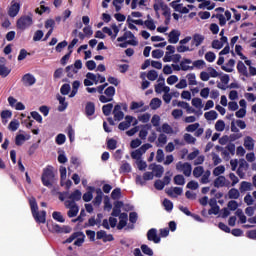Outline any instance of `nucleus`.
I'll return each instance as SVG.
<instances>
[{
    "label": "nucleus",
    "instance_id": "6",
    "mask_svg": "<svg viewBox=\"0 0 256 256\" xmlns=\"http://www.w3.org/2000/svg\"><path fill=\"white\" fill-rule=\"evenodd\" d=\"M66 209H69L67 212L68 217L73 218L77 217L79 213V206L73 201L66 200L64 203Z\"/></svg>",
    "mask_w": 256,
    "mask_h": 256
},
{
    "label": "nucleus",
    "instance_id": "49",
    "mask_svg": "<svg viewBox=\"0 0 256 256\" xmlns=\"http://www.w3.org/2000/svg\"><path fill=\"white\" fill-rule=\"evenodd\" d=\"M193 69H203L205 67V60H196L192 62Z\"/></svg>",
    "mask_w": 256,
    "mask_h": 256
},
{
    "label": "nucleus",
    "instance_id": "54",
    "mask_svg": "<svg viewBox=\"0 0 256 256\" xmlns=\"http://www.w3.org/2000/svg\"><path fill=\"white\" fill-rule=\"evenodd\" d=\"M163 206L166 211H168V212L173 211V202H171V200L165 198L163 201Z\"/></svg>",
    "mask_w": 256,
    "mask_h": 256
},
{
    "label": "nucleus",
    "instance_id": "25",
    "mask_svg": "<svg viewBox=\"0 0 256 256\" xmlns=\"http://www.w3.org/2000/svg\"><path fill=\"white\" fill-rule=\"evenodd\" d=\"M253 190V184L248 181H242L240 184L239 191L240 193H245V191H252Z\"/></svg>",
    "mask_w": 256,
    "mask_h": 256
},
{
    "label": "nucleus",
    "instance_id": "4",
    "mask_svg": "<svg viewBox=\"0 0 256 256\" xmlns=\"http://www.w3.org/2000/svg\"><path fill=\"white\" fill-rule=\"evenodd\" d=\"M33 25V16H21L17 22L16 27L17 29H20V31H25V29H28V27H31Z\"/></svg>",
    "mask_w": 256,
    "mask_h": 256
},
{
    "label": "nucleus",
    "instance_id": "21",
    "mask_svg": "<svg viewBox=\"0 0 256 256\" xmlns=\"http://www.w3.org/2000/svg\"><path fill=\"white\" fill-rule=\"evenodd\" d=\"M244 147L247 151H253V149H255V142L251 136L244 138Z\"/></svg>",
    "mask_w": 256,
    "mask_h": 256
},
{
    "label": "nucleus",
    "instance_id": "43",
    "mask_svg": "<svg viewBox=\"0 0 256 256\" xmlns=\"http://www.w3.org/2000/svg\"><path fill=\"white\" fill-rule=\"evenodd\" d=\"M162 101L159 98H153L150 102V107L151 109L155 110V109H159V107H161Z\"/></svg>",
    "mask_w": 256,
    "mask_h": 256
},
{
    "label": "nucleus",
    "instance_id": "62",
    "mask_svg": "<svg viewBox=\"0 0 256 256\" xmlns=\"http://www.w3.org/2000/svg\"><path fill=\"white\" fill-rule=\"evenodd\" d=\"M216 131H225V121L218 120L215 124Z\"/></svg>",
    "mask_w": 256,
    "mask_h": 256
},
{
    "label": "nucleus",
    "instance_id": "17",
    "mask_svg": "<svg viewBox=\"0 0 256 256\" xmlns=\"http://www.w3.org/2000/svg\"><path fill=\"white\" fill-rule=\"evenodd\" d=\"M193 63V60L189 58H183L180 62L181 71H193V67L189 66Z\"/></svg>",
    "mask_w": 256,
    "mask_h": 256
},
{
    "label": "nucleus",
    "instance_id": "47",
    "mask_svg": "<svg viewBox=\"0 0 256 256\" xmlns=\"http://www.w3.org/2000/svg\"><path fill=\"white\" fill-rule=\"evenodd\" d=\"M159 77V74L155 70H150L147 73V79L149 81H157V78Z\"/></svg>",
    "mask_w": 256,
    "mask_h": 256
},
{
    "label": "nucleus",
    "instance_id": "31",
    "mask_svg": "<svg viewBox=\"0 0 256 256\" xmlns=\"http://www.w3.org/2000/svg\"><path fill=\"white\" fill-rule=\"evenodd\" d=\"M235 215L239 219L238 223H241L242 225H244V223H247V216H245V213H243V210L241 208L236 210Z\"/></svg>",
    "mask_w": 256,
    "mask_h": 256
},
{
    "label": "nucleus",
    "instance_id": "20",
    "mask_svg": "<svg viewBox=\"0 0 256 256\" xmlns=\"http://www.w3.org/2000/svg\"><path fill=\"white\" fill-rule=\"evenodd\" d=\"M96 237L97 239H102L104 243H107L108 241H113V235L107 234V232L103 230L98 231Z\"/></svg>",
    "mask_w": 256,
    "mask_h": 256
},
{
    "label": "nucleus",
    "instance_id": "63",
    "mask_svg": "<svg viewBox=\"0 0 256 256\" xmlns=\"http://www.w3.org/2000/svg\"><path fill=\"white\" fill-rule=\"evenodd\" d=\"M128 219H129V216L127 215V213H121L120 221H119L118 225H127Z\"/></svg>",
    "mask_w": 256,
    "mask_h": 256
},
{
    "label": "nucleus",
    "instance_id": "37",
    "mask_svg": "<svg viewBox=\"0 0 256 256\" xmlns=\"http://www.w3.org/2000/svg\"><path fill=\"white\" fill-rule=\"evenodd\" d=\"M81 190H75L74 192L71 193V195L68 197L73 201V203H75V201H81Z\"/></svg>",
    "mask_w": 256,
    "mask_h": 256
},
{
    "label": "nucleus",
    "instance_id": "2",
    "mask_svg": "<svg viewBox=\"0 0 256 256\" xmlns=\"http://www.w3.org/2000/svg\"><path fill=\"white\" fill-rule=\"evenodd\" d=\"M54 169L55 168L51 165H48L43 169L41 181H42V185H44V187H53V183H55Z\"/></svg>",
    "mask_w": 256,
    "mask_h": 256
},
{
    "label": "nucleus",
    "instance_id": "1",
    "mask_svg": "<svg viewBox=\"0 0 256 256\" xmlns=\"http://www.w3.org/2000/svg\"><path fill=\"white\" fill-rule=\"evenodd\" d=\"M29 205L31 208L32 216L34 217L36 223H45L47 212L45 210L39 212V205H37V200L35 198L30 199Z\"/></svg>",
    "mask_w": 256,
    "mask_h": 256
},
{
    "label": "nucleus",
    "instance_id": "39",
    "mask_svg": "<svg viewBox=\"0 0 256 256\" xmlns=\"http://www.w3.org/2000/svg\"><path fill=\"white\" fill-rule=\"evenodd\" d=\"M11 73V69L7 68L5 64L0 65V77H9V74Z\"/></svg>",
    "mask_w": 256,
    "mask_h": 256
},
{
    "label": "nucleus",
    "instance_id": "38",
    "mask_svg": "<svg viewBox=\"0 0 256 256\" xmlns=\"http://www.w3.org/2000/svg\"><path fill=\"white\" fill-rule=\"evenodd\" d=\"M111 111H113V104L109 103L102 107V113L105 115V117H109L111 115Z\"/></svg>",
    "mask_w": 256,
    "mask_h": 256
},
{
    "label": "nucleus",
    "instance_id": "41",
    "mask_svg": "<svg viewBox=\"0 0 256 256\" xmlns=\"http://www.w3.org/2000/svg\"><path fill=\"white\" fill-rule=\"evenodd\" d=\"M184 141L188 145H195V143L197 142V139L195 137H193L191 134L186 133V134H184Z\"/></svg>",
    "mask_w": 256,
    "mask_h": 256
},
{
    "label": "nucleus",
    "instance_id": "53",
    "mask_svg": "<svg viewBox=\"0 0 256 256\" xmlns=\"http://www.w3.org/2000/svg\"><path fill=\"white\" fill-rule=\"evenodd\" d=\"M186 78L188 79V85H197V77L195 76V73L187 74Z\"/></svg>",
    "mask_w": 256,
    "mask_h": 256
},
{
    "label": "nucleus",
    "instance_id": "45",
    "mask_svg": "<svg viewBox=\"0 0 256 256\" xmlns=\"http://www.w3.org/2000/svg\"><path fill=\"white\" fill-rule=\"evenodd\" d=\"M209 177H211V171L206 170L201 177L200 183H202V185H207V183H209Z\"/></svg>",
    "mask_w": 256,
    "mask_h": 256
},
{
    "label": "nucleus",
    "instance_id": "60",
    "mask_svg": "<svg viewBox=\"0 0 256 256\" xmlns=\"http://www.w3.org/2000/svg\"><path fill=\"white\" fill-rule=\"evenodd\" d=\"M8 129L10 131H17L19 129V120H13L9 123Z\"/></svg>",
    "mask_w": 256,
    "mask_h": 256
},
{
    "label": "nucleus",
    "instance_id": "19",
    "mask_svg": "<svg viewBox=\"0 0 256 256\" xmlns=\"http://www.w3.org/2000/svg\"><path fill=\"white\" fill-rule=\"evenodd\" d=\"M103 202V191L101 188L96 189V197L92 201L93 205L95 207H99L101 203Z\"/></svg>",
    "mask_w": 256,
    "mask_h": 256
},
{
    "label": "nucleus",
    "instance_id": "8",
    "mask_svg": "<svg viewBox=\"0 0 256 256\" xmlns=\"http://www.w3.org/2000/svg\"><path fill=\"white\" fill-rule=\"evenodd\" d=\"M149 169L153 171L155 177L161 178L163 177V173H165V168L159 164H150Z\"/></svg>",
    "mask_w": 256,
    "mask_h": 256
},
{
    "label": "nucleus",
    "instance_id": "59",
    "mask_svg": "<svg viewBox=\"0 0 256 256\" xmlns=\"http://www.w3.org/2000/svg\"><path fill=\"white\" fill-rule=\"evenodd\" d=\"M69 91H71V85L63 84L60 88L61 95H69Z\"/></svg>",
    "mask_w": 256,
    "mask_h": 256
},
{
    "label": "nucleus",
    "instance_id": "36",
    "mask_svg": "<svg viewBox=\"0 0 256 256\" xmlns=\"http://www.w3.org/2000/svg\"><path fill=\"white\" fill-rule=\"evenodd\" d=\"M239 197H241V193L237 190V188H231L228 191L229 199H239Z\"/></svg>",
    "mask_w": 256,
    "mask_h": 256
},
{
    "label": "nucleus",
    "instance_id": "56",
    "mask_svg": "<svg viewBox=\"0 0 256 256\" xmlns=\"http://www.w3.org/2000/svg\"><path fill=\"white\" fill-rule=\"evenodd\" d=\"M107 148L110 149V151H115L117 149V140L111 138L107 141Z\"/></svg>",
    "mask_w": 256,
    "mask_h": 256
},
{
    "label": "nucleus",
    "instance_id": "42",
    "mask_svg": "<svg viewBox=\"0 0 256 256\" xmlns=\"http://www.w3.org/2000/svg\"><path fill=\"white\" fill-rule=\"evenodd\" d=\"M52 217L54 221H57L58 223H63L65 221V217H63V214L61 212L54 211L52 213Z\"/></svg>",
    "mask_w": 256,
    "mask_h": 256
},
{
    "label": "nucleus",
    "instance_id": "33",
    "mask_svg": "<svg viewBox=\"0 0 256 256\" xmlns=\"http://www.w3.org/2000/svg\"><path fill=\"white\" fill-rule=\"evenodd\" d=\"M65 179H67V168L64 166L60 167V185L65 187Z\"/></svg>",
    "mask_w": 256,
    "mask_h": 256
},
{
    "label": "nucleus",
    "instance_id": "44",
    "mask_svg": "<svg viewBox=\"0 0 256 256\" xmlns=\"http://www.w3.org/2000/svg\"><path fill=\"white\" fill-rule=\"evenodd\" d=\"M203 173H205V170L203 169V166L195 167L194 170H193V176L196 179H199V177H201L203 175Z\"/></svg>",
    "mask_w": 256,
    "mask_h": 256
},
{
    "label": "nucleus",
    "instance_id": "61",
    "mask_svg": "<svg viewBox=\"0 0 256 256\" xmlns=\"http://www.w3.org/2000/svg\"><path fill=\"white\" fill-rule=\"evenodd\" d=\"M24 141H25V135H23V134H18L15 138V144L18 147H21V145H23Z\"/></svg>",
    "mask_w": 256,
    "mask_h": 256
},
{
    "label": "nucleus",
    "instance_id": "29",
    "mask_svg": "<svg viewBox=\"0 0 256 256\" xmlns=\"http://www.w3.org/2000/svg\"><path fill=\"white\" fill-rule=\"evenodd\" d=\"M179 209L184 213V215H187V217H193L196 221H201V217L199 215H195L189 211V208L184 206H179Z\"/></svg>",
    "mask_w": 256,
    "mask_h": 256
},
{
    "label": "nucleus",
    "instance_id": "34",
    "mask_svg": "<svg viewBox=\"0 0 256 256\" xmlns=\"http://www.w3.org/2000/svg\"><path fill=\"white\" fill-rule=\"evenodd\" d=\"M204 117H205V119H207V121H215V119H217V117H219V114H217V111L211 110V111L204 113Z\"/></svg>",
    "mask_w": 256,
    "mask_h": 256
},
{
    "label": "nucleus",
    "instance_id": "50",
    "mask_svg": "<svg viewBox=\"0 0 256 256\" xmlns=\"http://www.w3.org/2000/svg\"><path fill=\"white\" fill-rule=\"evenodd\" d=\"M104 95H106V97H109L110 99H113V97H115V87L109 86V87L104 91Z\"/></svg>",
    "mask_w": 256,
    "mask_h": 256
},
{
    "label": "nucleus",
    "instance_id": "16",
    "mask_svg": "<svg viewBox=\"0 0 256 256\" xmlns=\"http://www.w3.org/2000/svg\"><path fill=\"white\" fill-rule=\"evenodd\" d=\"M168 43H179V37H181V32L179 30H172L168 35Z\"/></svg>",
    "mask_w": 256,
    "mask_h": 256
},
{
    "label": "nucleus",
    "instance_id": "64",
    "mask_svg": "<svg viewBox=\"0 0 256 256\" xmlns=\"http://www.w3.org/2000/svg\"><path fill=\"white\" fill-rule=\"evenodd\" d=\"M141 250L145 255L153 256V250L149 246L143 244Z\"/></svg>",
    "mask_w": 256,
    "mask_h": 256
},
{
    "label": "nucleus",
    "instance_id": "55",
    "mask_svg": "<svg viewBox=\"0 0 256 256\" xmlns=\"http://www.w3.org/2000/svg\"><path fill=\"white\" fill-rule=\"evenodd\" d=\"M223 173H225V166H223V165H220V166L214 168V170H213V175L215 177H219V175H223Z\"/></svg>",
    "mask_w": 256,
    "mask_h": 256
},
{
    "label": "nucleus",
    "instance_id": "24",
    "mask_svg": "<svg viewBox=\"0 0 256 256\" xmlns=\"http://www.w3.org/2000/svg\"><path fill=\"white\" fill-rule=\"evenodd\" d=\"M233 67H235V59H230L226 65L221 66V69L226 73H233Z\"/></svg>",
    "mask_w": 256,
    "mask_h": 256
},
{
    "label": "nucleus",
    "instance_id": "15",
    "mask_svg": "<svg viewBox=\"0 0 256 256\" xmlns=\"http://www.w3.org/2000/svg\"><path fill=\"white\" fill-rule=\"evenodd\" d=\"M214 187L219 189V187H229V181H227V178L225 176H218L214 180Z\"/></svg>",
    "mask_w": 256,
    "mask_h": 256
},
{
    "label": "nucleus",
    "instance_id": "11",
    "mask_svg": "<svg viewBox=\"0 0 256 256\" xmlns=\"http://www.w3.org/2000/svg\"><path fill=\"white\" fill-rule=\"evenodd\" d=\"M87 79H90L97 85L98 83H105V77L102 76L101 74L95 75L94 73L88 72L86 74Z\"/></svg>",
    "mask_w": 256,
    "mask_h": 256
},
{
    "label": "nucleus",
    "instance_id": "52",
    "mask_svg": "<svg viewBox=\"0 0 256 256\" xmlns=\"http://www.w3.org/2000/svg\"><path fill=\"white\" fill-rule=\"evenodd\" d=\"M144 25H145V27H147V29H149L150 31H155V29H157V26H155V22L153 21V19L145 20V21H144Z\"/></svg>",
    "mask_w": 256,
    "mask_h": 256
},
{
    "label": "nucleus",
    "instance_id": "13",
    "mask_svg": "<svg viewBox=\"0 0 256 256\" xmlns=\"http://www.w3.org/2000/svg\"><path fill=\"white\" fill-rule=\"evenodd\" d=\"M121 109L122 107L119 104L114 106L113 115H114L115 121H123V118L125 117V113H123Z\"/></svg>",
    "mask_w": 256,
    "mask_h": 256
},
{
    "label": "nucleus",
    "instance_id": "3",
    "mask_svg": "<svg viewBox=\"0 0 256 256\" xmlns=\"http://www.w3.org/2000/svg\"><path fill=\"white\" fill-rule=\"evenodd\" d=\"M41 230L43 233H47V230L50 231V233H71L72 229L69 226H59V225H43L41 227Z\"/></svg>",
    "mask_w": 256,
    "mask_h": 256
},
{
    "label": "nucleus",
    "instance_id": "7",
    "mask_svg": "<svg viewBox=\"0 0 256 256\" xmlns=\"http://www.w3.org/2000/svg\"><path fill=\"white\" fill-rule=\"evenodd\" d=\"M176 169L178 171H182L183 175H185V177H191V171H193V168L191 167V165L188 162H178L176 164Z\"/></svg>",
    "mask_w": 256,
    "mask_h": 256
},
{
    "label": "nucleus",
    "instance_id": "46",
    "mask_svg": "<svg viewBox=\"0 0 256 256\" xmlns=\"http://www.w3.org/2000/svg\"><path fill=\"white\" fill-rule=\"evenodd\" d=\"M238 208H239V203H237V201L235 200H230L227 204V209L230 211H237Z\"/></svg>",
    "mask_w": 256,
    "mask_h": 256
},
{
    "label": "nucleus",
    "instance_id": "51",
    "mask_svg": "<svg viewBox=\"0 0 256 256\" xmlns=\"http://www.w3.org/2000/svg\"><path fill=\"white\" fill-rule=\"evenodd\" d=\"M65 141H67L65 134H58L55 138V143L57 145H64Z\"/></svg>",
    "mask_w": 256,
    "mask_h": 256
},
{
    "label": "nucleus",
    "instance_id": "5",
    "mask_svg": "<svg viewBox=\"0 0 256 256\" xmlns=\"http://www.w3.org/2000/svg\"><path fill=\"white\" fill-rule=\"evenodd\" d=\"M76 247H81L85 243V234L83 232H74L67 240L66 243H73Z\"/></svg>",
    "mask_w": 256,
    "mask_h": 256
},
{
    "label": "nucleus",
    "instance_id": "23",
    "mask_svg": "<svg viewBox=\"0 0 256 256\" xmlns=\"http://www.w3.org/2000/svg\"><path fill=\"white\" fill-rule=\"evenodd\" d=\"M85 113L87 117H93V115H95V103L87 102L85 106Z\"/></svg>",
    "mask_w": 256,
    "mask_h": 256
},
{
    "label": "nucleus",
    "instance_id": "18",
    "mask_svg": "<svg viewBox=\"0 0 256 256\" xmlns=\"http://www.w3.org/2000/svg\"><path fill=\"white\" fill-rule=\"evenodd\" d=\"M93 193H95V187L88 186L87 192L83 194L82 199L85 201V203H89V201H92L93 199Z\"/></svg>",
    "mask_w": 256,
    "mask_h": 256
},
{
    "label": "nucleus",
    "instance_id": "48",
    "mask_svg": "<svg viewBox=\"0 0 256 256\" xmlns=\"http://www.w3.org/2000/svg\"><path fill=\"white\" fill-rule=\"evenodd\" d=\"M175 185H185V177L181 174L174 176Z\"/></svg>",
    "mask_w": 256,
    "mask_h": 256
},
{
    "label": "nucleus",
    "instance_id": "10",
    "mask_svg": "<svg viewBox=\"0 0 256 256\" xmlns=\"http://www.w3.org/2000/svg\"><path fill=\"white\" fill-rule=\"evenodd\" d=\"M219 229H221V231H224L225 233H232V235H234V237H241V235H243V232L241 229H232L229 228L227 225H219L218 226Z\"/></svg>",
    "mask_w": 256,
    "mask_h": 256
},
{
    "label": "nucleus",
    "instance_id": "22",
    "mask_svg": "<svg viewBox=\"0 0 256 256\" xmlns=\"http://www.w3.org/2000/svg\"><path fill=\"white\" fill-rule=\"evenodd\" d=\"M237 71H238V73H240V75H243L244 77H249V72L247 71V66H245V63H243V61H238Z\"/></svg>",
    "mask_w": 256,
    "mask_h": 256
},
{
    "label": "nucleus",
    "instance_id": "14",
    "mask_svg": "<svg viewBox=\"0 0 256 256\" xmlns=\"http://www.w3.org/2000/svg\"><path fill=\"white\" fill-rule=\"evenodd\" d=\"M22 82L24 85L31 87L32 85H35L37 79H35V76L32 74L27 73L22 77Z\"/></svg>",
    "mask_w": 256,
    "mask_h": 256
},
{
    "label": "nucleus",
    "instance_id": "35",
    "mask_svg": "<svg viewBox=\"0 0 256 256\" xmlns=\"http://www.w3.org/2000/svg\"><path fill=\"white\" fill-rule=\"evenodd\" d=\"M106 229H117V231H129V229H133V226H126V225H107L105 226Z\"/></svg>",
    "mask_w": 256,
    "mask_h": 256
},
{
    "label": "nucleus",
    "instance_id": "9",
    "mask_svg": "<svg viewBox=\"0 0 256 256\" xmlns=\"http://www.w3.org/2000/svg\"><path fill=\"white\" fill-rule=\"evenodd\" d=\"M21 10V4L12 1L11 6L8 10L9 17H17L19 15V11Z\"/></svg>",
    "mask_w": 256,
    "mask_h": 256
},
{
    "label": "nucleus",
    "instance_id": "28",
    "mask_svg": "<svg viewBox=\"0 0 256 256\" xmlns=\"http://www.w3.org/2000/svg\"><path fill=\"white\" fill-rule=\"evenodd\" d=\"M166 193L169 197H177L176 195H183V188L174 187L173 189L167 190Z\"/></svg>",
    "mask_w": 256,
    "mask_h": 256
},
{
    "label": "nucleus",
    "instance_id": "32",
    "mask_svg": "<svg viewBox=\"0 0 256 256\" xmlns=\"http://www.w3.org/2000/svg\"><path fill=\"white\" fill-rule=\"evenodd\" d=\"M57 99H58V101H59V103H60V106L58 107V111H60V112H63V111H65V109H67V107H68V103L65 101V97H63V96H61V95H58L57 96Z\"/></svg>",
    "mask_w": 256,
    "mask_h": 256
},
{
    "label": "nucleus",
    "instance_id": "26",
    "mask_svg": "<svg viewBox=\"0 0 256 256\" xmlns=\"http://www.w3.org/2000/svg\"><path fill=\"white\" fill-rule=\"evenodd\" d=\"M208 9V11H213L215 9V3L211 4V1L204 0L202 3L198 5V9Z\"/></svg>",
    "mask_w": 256,
    "mask_h": 256
},
{
    "label": "nucleus",
    "instance_id": "30",
    "mask_svg": "<svg viewBox=\"0 0 256 256\" xmlns=\"http://www.w3.org/2000/svg\"><path fill=\"white\" fill-rule=\"evenodd\" d=\"M151 123L153 125V127H157L156 131L158 133H161V127H159L160 123H161V117L157 114H155L152 119H151Z\"/></svg>",
    "mask_w": 256,
    "mask_h": 256
},
{
    "label": "nucleus",
    "instance_id": "12",
    "mask_svg": "<svg viewBox=\"0 0 256 256\" xmlns=\"http://www.w3.org/2000/svg\"><path fill=\"white\" fill-rule=\"evenodd\" d=\"M148 241H153V243H161V238L157 235V229L152 228L147 233Z\"/></svg>",
    "mask_w": 256,
    "mask_h": 256
},
{
    "label": "nucleus",
    "instance_id": "40",
    "mask_svg": "<svg viewBox=\"0 0 256 256\" xmlns=\"http://www.w3.org/2000/svg\"><path fill=\"white\" fill-rule=\"evenodd\" d=\"M79 71H77L73 65L67 66L66 67V73H67V77H69V79H73L74 75H77Z\"/></svg>",
    "mask_w": 256,
    "mask_h": 256
},
{
    "label": "nucleus",
    "instance_id": "58",
    "mask_svg": "<svg viewBox=\"0 0 256 256\" xmlns=\"http://www.w3.org/2000/svg\"><path fill=\"white\" fill-rule=\"evenodd\" d=\"M216 58L217 56L215 55V52L210 51L205 54V59L208 61V63H213Z\"/></svg>",
    "mask_w": 256,
    "mask_h": 256
},
{
    "label": "nucleus",
    "instance_id": "57",
    "mask_svg": "<svg viewBox=\"0 0 256 256\" xmlns=\"http://www.w3.org/2000/svg\"><path fill=\"white\" fill-rule=\"evenodd\" d=\"M111 198L114 201H117V199L121 198V188H115L111 193Z\"/></svg>",
    "mask_w": 256,
    "mask_h": 256
},
{
    "label": "nucleus",
    "instance_id": "27",
    "mask_svg": "<svg viewBox=\"0 0 256 256\" xmlns=\"http://www.w3.org/2000/svg\"><path fill=\"white\" fill-rule=\"evenodd\" d=\"M204 41L205 36L197 33L193 35L192 43L195 45V47H199V45H201Z\"/></svg>",
    "mask_w": 256,
    "mask_h": 256
}]
</instances>
